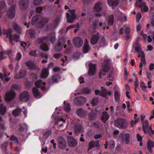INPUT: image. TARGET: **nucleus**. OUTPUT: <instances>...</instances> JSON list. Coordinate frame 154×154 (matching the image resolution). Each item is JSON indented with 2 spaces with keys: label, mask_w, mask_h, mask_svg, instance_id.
<instances>
[{
  "label": "nucleus",
  "mask_w": 154,
  "mask_h": 154,
  "mask_svg": "<svg viewBox=\"0 0 154 154\" xmlns=\"http://www.w3.org/2000/svg\"><path fill=\"white\" fill-rule=\"evenodd\" d=\"M107 78L108 80L110 81H113L115 79L114 75L112 73H111L108 75Z\"/></svg>",
  "instance_id": "nucleus-46"
},
{
  "label": "nucleus",
  "mask_w": 154,
  "mask_h": 154,
  "mask_svg": "<svg viewBox=\"0 0 154 154\" xmlns=\"http://www.w3.org/2000/svg\"><path fill=\"white\" fill-rule=\"evenodd\" d=\"M106 20L109 25H112L114 22V17L112 15H110L108 18H106Z\"/></svg>",
  "instance_id": "nucleus-31"
},
{
  "label": "nucleus",
  "mask_w": 154,
  "mask_h": 154,
  "mask_svg": "<svg viewBox=\"0 0 154 154\" xmlns=\"http://www.w3.org/2000/svg\"><path fill=\"white\" fill-rule=\"evenodd\" d=\"M15 94L14 91H10L7 92L5 97V99L6 101H9L12 100L14 97Z\"/></svg>",
  "instance_id": "nucleus-12"
},
{
  "label": "nucleus",
  "mask_w": 154,
  "mask_h": 154,
  "mask_svg": "<svg viewBox=\"0 0 154 154\" xmlns=\"http://www.w3.org/2000/svg\"><path fill=\"white\" fill-rule=\"evenodd\" d=\"M27 129V125L26 124H24V126L23 127H21L20 129V131H26Z\"/></svg>",
  "instance_id": "nucleus-59"
},
{
  "label": "nucleus",
  "mask_w": 154,
  "mask_h": 154,
  "mask_svg": "<svg viewBox=\"0 0 154 154\" xmlns=\"http://www.w3.org/2000/svg\"><path fill=\"white\" fill-rule=\"evenodd\" d=\"M98 102V99L97 98H94L91 101V104L93 106L97 104Z\"/></svg>",
  "instance_id": "nucleus-50"
},
{
  "label": "nucleus",
  "mask_w": 154,
  "mask_h": 154,
  "mask_svg": "<svg viewBox=\"0 0 154 154\" xmlns=\"http://www.w3.org/2000/svg\"><path fill=\"white\" fill-rule=\"evenodd\" d=\"M65 104V110L66 112H69L70 110V105L68 103V102L66 103L65 101H64L63 102Z\"/></svg>",
  "instance_id": "nucleus-37"
},
{
  "label": "nucleus",
  "mask_w": 154,
  "mask_h": 154,
  "mask_svg": "<svg viewBox=\"0 0 154 154\" xmlns=\"http://www.w3.org/2000/svg\"><path fill=\"white\" fill-rule=\"evenodd\" d=\"M45 85V83L44 82H42V80L39 79L35 82V85L37 88H39L41 87L43 91H45L46 88L44 86Z\"/></svg>",
  "instance_id": "nucleus-18"
},
{
  "label": "nucleus",
  "mask_w": 154,
  "mask_h": 154,
  "mask_svg": "<svg viewBox=\"0 0 154 154\" xmlns=\"http://www.w3.org/2000/svg\"><path fill=\"white\" fill-rule=\"evenodd\" d=\"M7 54L8 56L9 55V53L8 52H0V60L3 59L5 58V55Z\"/></svg>",
  "instance_id": "nucleus-41"
},
{
  "label": "nucleus",
  "mask_w": 154,
  "mask_h": 154,
  "mask_svg": "<svg viewBox=\"0 0 154 154\" xmlns=\"http://www.w3.org/2000/svg\"><path fill=\"white\" fill-rule=\"evenodd\" d=\"M7 15L8 17L12 19L14 17L15 14L14 6L10 8L6 12Z\"/></svg>",
  "instance_id": "nucleus-14"
},
{
  "label": "nucleus",
  "mask_w": 154,
  "mask_h": 154,
  "mask_svg": "<svg viewBox=\"0 0 154 154\" xmlns=\"http://www.w3.org/2000/svg\"><path fill=\"white\" fill-rule=\"evenodd\" d=\"M55 40V35L54 33L49 35L47 37H43L39 38L37 41V43H41L40 48L45 51H47L49 50L48 46H50L49 44H47L48 42L49 41L53 43Z\"/></svg>",
  "instance_id": "nucleus-1"
},
{
  "label": "nucleus",
  "mask_w": 154,
  "mask_h": 154,
  "mask_svg": "<svg viewBox=\"0 0 154 154\" xmlns=\"http://www.w3.org/2000/svg\"><path fill=\"white\" fill-rule=\"evenodd\" d=\"M51 131H46L43 134V139H46L51 134Z\"/></svg>",
  "instance_id": "nucleus-38"
},
{
  "label": "nucleus",
  "mask_w": 154,
  "mask_h": 154,
  "mask_svg": "<svg viewBox=\"0 0 154 154\" xmlns=\"http://www.w3.org/2000/svg\"><path fill=\"white\" fill-rule=\"evenodd\" d=\"M109 118V115L106 112H103V113L101 117L102 122L105 123Z\"/></svg>",
  "instance_id": "nucleus-30"
},
{
  "label": "nucleus",
  "mask_w": 154,
  "mask_h": 154,
  "mask_svg": "<svg viewBox=\"0 0 154 154\" xmlns=\"http://www.w3.org/2000/svg\"><path fill=\"white\" fill-rule=\"evenodd\" d=\"M21 109L19 108H17L12 111V113L13 115L16 116H18L20 113Z\"/></svg>",
  "instance_id": "nucleus-35"
},
{
  "label": "nucleus",
  "mask_w": 154,
  "mask_h": 154,
  "mask_svg": "<svg viewBox=\"0 0 154 154\" xmlns=\"http://www.w3.org/2000/svg\"><path fill=\"white\" fill-rule=\"evenodd\" d=\"M20 5L22 9H23V7L26 6V5L24 3V1H22L21 2L20 4Z\"/></svg>",
  "instance_id": "nucleus-61"
},
{
  "label": "nucleus",
  "mask_w": 154,
  "mask_h": 154,
  "mask_svg": "<svg viewBox=\"0 0 154 154\" xmlns=\"http://www.w3.org/2000/svg\"><path fill=\"white\" fill-rule=\"evenodd\" d=\"M135 83V88H137L139 86V81H138V79L137 76H136L135 81L134 82Z\"/></svg>",
  "instance_id": "nucleus-53"
},
{
  "label": "nucleus",
  "mask_w": 154,
  "mask_h": 154,
  "mask_svg": "<svg viewBox=\"0 0 154 154\" xmlns=\"http://www.w3.org/2000/svg\"><path fill=\"white\" fill-rule=\"evenodd\" d=\"M23 108L24 110L23 112V114L24 115L25 117L26 118L27 117V110H26V108L25 107H23Z\"/></svg>",
  "instance_id": "nucleus-58"
},
{
  "label": "nucleus",
  "mask_w": 154,
  "mask_h": 154,
  "mask_svg": "<svg viewBox=\"0 0 154 154\" xmlns=\"http://www.w3.org/2000/svg\"><path fill=\"white\" fill-rule=\"evenodd\" d=\"M66 123L65 120L63 119H58L55 125L54 128L56 127L59 129H61L63 127L64 125H65Z\"/></svg>",
  "instance_id": "nucleus-13"
},
{
  "label": "nucleus",
  "mask_w": 154,
  "mask_h": 154,
  "mask_svg": "<svg viewBox=\"0 0 154 154\" xmlns=\"http://www.w3.org/2000/svg\"><path fill=\"white\" fill-rule=\"evenodd\" d=\"M128 123V122L125 120L122 119H119L115 121L114 124L117 127L119 128H124L127 127Z\"/></svg>",
  "instance_id": "nucleus-3"
},
{
  "label": "nucleus",
  "mask_w": 154,
  "mask_h": 154,
  "mask_svg": "<svg viewBox=\"0 0 154 154\" xmlns=\"http://www.w3.org/2000/svg\"><path fill=\"white\" fill-rule=\"evenodd\" d=\"M69 13H66V21L68 23H72L76 18L75 14V11H69Z\"/></svg>",
  "instance_id": "nucleus-5"
},
{
  "label": "nucleus",
  "mask_w": 154,
  "mask_h": 154,
  "mask_svg": "<svg viewBox=\"0 0 154 154\" xmlns=\"http://www.w3.org/2000/svg\"><path fill=\"white\" fill-rule=\"evenodd\" d=\"M137 140L138 141H141L142 140V137L139 134H137Z\"/></svg>",
  "instance_id": "nucleus-63"
},
{
  "label": "nucleus",
  "mask_w": 154,
  "mask_h": 154,
  "mask_svg": "<svg viewBox=\"0 0 154 154\" xmlns=\"http://www.w3.org/2000/svg\"><path fill=\"white\" fill-rule=\"evenodd\" d=\"M80 56V53L79 52L76 53L73 55V58L75 59H79Z\"/></svg>",
  "instance_id": "nucleus-55"
},
{
  "label": "nucleus",
  "mask_w": 154,
  "mask_h": 154,
  "mask_svg": "<svg viewBox=\"0 0 154 154\" xmlns=\"http://www.w3.org/2000/svg\"><path fill=\"white\" fill-rule=\"evenodd\" d=\"M120 91L116 90L114 91V97L115 100L117 101H119L120 96Z\"/></svg>",
  "instance_id": "nucleus-33"
},
{
  "label": "nucleus",
  "mask_w": 154,
  "mask_h": 154,
  "mask_svg": "<svg viewBox=\"0 0 154 154\" xmlns=\"http://www.w3.org/2000/svg\"><path fill=\"white\" fill-rule=\"evenodd\" d=\"M67 141L69 146L70 147H75L77 145V140L72 137H69L68 138Z\"/></svg>",
  "instance_id": "nucleus-9"
},
{
  "label": "nucleus",
  "mask_w": 154,
  "mask_h": 154,
  "mask_svg": "<svg viewBox=\"0 0 154 154\" xmlns=\"http://www.w3.org/2000/svg\"><path fill=\"white\" fill-rule=\"evenodd\" d=\"M99 145V142L98 140H97L95 142L92 141L89 143L88 149H90L92 147L94 146H98Z\"/></svg>",
  "instance_id": "nucleus-32"
},
{
  "label": "nucleus",
  "mask_w": 154,
  "mask_h": 154,
  "mask_svg": "<svg viewBox=\"0 0 154 154\" xmlns=\"http://www.w3.org/2000/svg\"><path fill=\"white\" fill-rule=\"evenodd\" d=\"M33 94L35 97L38 99L41 98L42 95L40 94V92L37 88H33L32 90Z\"/></svg>",
  "instance_id": "nucleus-24"
},
{
  "label": "nucleus",
  "mask_w": 154,
  "mask_h": 154,
  "mask_svg": "<svg viewBox=\"0 0 154 154\" xmlns=\"http://www.w3.org/2000/svg\"><path fill=\"white\" fill-rule=\"evenodd\" d=\"M29 95L26 92H24L21 94L20 96V99L21 101H27L29 99Z\"/></svg>",
  "instance_id": "nucleus-20"
},
{
  "label": "nucleus",
  "mask_w": 154,
  "mask_h": 154,
  "mask_svg": "<svg viewBox=\"0 0 154 154\" xmlns=\"http://www.w3.org/2000/svg\"><path fill=\"white\" fill-rule=\"evenodd\" d=\"M4 30L5 31V33L4 34H5L7 35V37L8 36H9V41L11 43L13 44L12 42V41L13 40H15L16 41H18L17 39L19 38V35H15L12 38L11 35V29H8L7 30Z\"/></svg>",
  "instance_id": "nucleus-6"
},
{
  "label": "nucleus",
  "mask_w": 154,
  "mask_h": 154,
  "mask_svg": "<svg viewBox=\"0 0 154 154\" xmlns=\"http://www.w3.org/2000/svg\"><path fill=\"white\" fill-rule=\"evenodd\" d=\"M60 78L59 75H57L56 76H54L52 78V80L54 82H57L58 79Z\"/></svg>",
  "instance_id": "nucleus-52"
},
{
  "label": "nucleus",
  "mask_w": 154,
  "mask_h": 154,
  "mask_svg": "<svg viewBox=\"0 0 154 154\" xmlns=\"http://www.w3.org/2000/svg\"><path fill=\"white\" fill-rule=\"evenodd\" d=\"M108 94L110 96L111 95L112 93L111 91H108L105 88L102 87L101 88V90L100 93V95L107 99L106 96Z\"/></svg>",
  "instance_id": "nucleus-8"
},
{
  "label": "nucleus",
  "mask_w": 154,
  "mask_h": 154,
  "mask_svg": "<svg viewBox=\"0 0 154 154\" xmlns=\"http://www.w3.org/2000/svg\"><path fill=\"white\" fill-rule=\"evenodd\" d=\"M142 16L141 14L140 13H137L136 16V21L137 22H138L140 20V19L141 17Z\"/></svg>",
  "instance_id": "nucleus-54"
},
{
  "label": "nucleus",
  "mask_w": 154,
  "mask_h": 154,
  "mask_svg": "<svg viewBox=\"0 0 154 154\" xmlns=\"http://www.w3.org/2000/svg\"><path fill=\"white\" fill-rule=\"evenodd\" d=\"M35 34V31L33 30L27 31L26 32V35L31 37H34V35Z\"/></svg>",
  "instance_id": "nucleus-40"
},
{
  "label": "nucleus",
  "mask_w": 154,
  "mask_h": 154,
  "mask_svg": "<svg viewBox=\"0 0 154 154\" xmlns=\"http://www.w3.org/2000/svg\"><path fill=\"white\" fill-rule=\"evenodd\" d=\"M79 25L78 24H77L76 25H71L68 26V27L66 28V30L65 31H64V29H62L60 31V32H63L64 33H66L67 32V31L70 29L73 28H75V29H74V31L75 32H76L77 30L79 29Z\"/></svg>",
  "instance_id": "nucleus-19"
},
{
  "label": "nucleus",
  "mask_w": 154,
  "mask_h": 154,
  "mask_svg": "<svg viewBox=\"0 0 154 154\" xmlns=\"http://www.w3.org/2000/svg\"><path fill=\"white\" fill-rule=\"evenodd\" d=\"M26 74L25 71L24 70H20L18 74H16L14 76L16 79H18L22 78L24 77Z\"/></svg>",
  "instance_id": "nucleus-27"
},
{
  "label": "nucleus",
  "mask_w": 154,
  "mask_h": 154,
  "mask_svg": "<svg viewBox=\"0 0 154 154\" xmlns=\"http://www.w3.org/2000/svg\"><path fill=\"white\" fill-rule=\"evenodd\" d=\"M99 38V34L98 32H95L93 34L91 38V42L94 45L96 44Z\"/></svg>",
  "instance_id": "nucleus-15"
},
{
  "label": "nucleus",
  "mask_w": 154,
  "mask_h": 154,
  "mask_svg": "<svg viewBox=\"0 0 154 154\" xmlns=\"http://www.w3.org/2000/svg\"><path fill=\"white\" fill-rule=\"evenodd\" d=\"M26 65L30 69H32L33 66V63L31 61H28L26 63Z\"/></svg>",
  "instance_id": "nucleus-47"
},
{
  "label": "nucleus",
  "mask_w": 154,
  "mask_h": 154,
  "mask_svg": "<svg viewBox=\"0 0 154 154\" xmlns=\"http://www.w3.org/2000/svg\"><path fill=\"white\" fill-rule=\"evenodd\" d=\"M138 57H141V60L143 63V64H145L146 62V61L145 58V54L144 53H143V54L138 55Z\"/></svg>",
  "instance_id": "nucleus-45"
},
{
  "label": "nucleus",
  "mask_w": 154,
  "mask_h": 154,
  "mask_svg": "<svg viewBox=\"0 0 154 154\" xmlns=\"http://www.w3.org/2000/svg\"><path fill=\"white\" fill-rule=\"evenodd\" d=\"M134 48L136 51L139 54H143V51H142L140 45L137 42L135 43L134 44Z\"/></svg>",
  "instance_id": "nucleus-23"
},
{
  "label": "nucleus",
  "mask_w": 154,
  "mask_h": 154,
  "mask_svg": "<svg viewBox=\"0 0 154 154\" xmlns=\"http://www.w3.org/2000/svg\"><path fill=\"white\" fill-rule=\"evenodd\" d=\"M14 28L18 33H20L21 32V30L20 28L17 24H15L14 25Z\"/></svg>",
  "instance_id": "nucleus-48"
},
{
  "label": "nucleus",
  "mask_w": 154,
  "mask_h": 154,
  "mask_svg": "<svg viewBox=\"0 0 154 154\" xmlns=\"http://www.w3.org/2000/svg\"><path fill=\"white\" fill-rule=\"evenodd\" d=\"M73 40L74 45L76 47L79 48L82 46L83 41L82 39L80 37H76L73 39Z\"/></svg>",
  "instance_id": "nucleus-7"
},
{
  "label": "nucleus",
  "mask_w": 154,
  "mask_h": 154,
  "mask_svg": "<svg viewBox=\"0 0 154 154\" xmlns=\"http://www.w3.org/2000/svg\"><path fill=\"white\" fill-rule=\"evenodd\" d=\"M10 140L12 141L13 143H18V140L17 138L15 136H12L10 138Z\"/></svg>",
  "instance_id": "nucleus-44"
},
{
  "label": "nucleus",
  "mask_w": 154,
  "mask_h": 154,
  "mask_svg": "<svg viewBox=\"0 0 154 154\" xmlns=\"http://www.w3.org/2000/svg\"><path fill=\"white\" fill-rule=\"evenodd\" d=\"M6 5L3 1L0 2V10H2L3 8L5 7Z\"/></svg>",
  "instance_id": "nucleus-51"
},
{
  "label": "nucleus",
  "mask_w": 154,
  "mask_h": 154,
  "mask_svg": "<svg viewBox=\"0 0 154 154\" xmlns=\"http://www.w3.org/2000/svg\"><path fill=\"white\" fill-rule=\"evenodd\" d=\"M143 124V130L145 133H146V131L145 128L144 127H147L149 123L147 120H145V121L143 122V123H142Z\"/></svg>",
  "instance_id": "nucleus-43"
},
{
  "label": "nucleus",
  "mask_w": 154,
  "mask_h": 154,
  "mask_svg": "<svg viewBox=\"0 0 154 154\" xmlns=\"http://www.w3.org/2000/svg\"><path fill=\"white\" fill-rule=\"evenodd\" d=\"M65 42V40L63 38L60 39L57 42L56 47L55 48V50L56 51H59L61 50L62 46Z\"/></svg>",
  "instance_id": "nucleus-17"
},
{
  "label": "nucleus",
  "mask_w": 154,
  "mask_h": 154,
  "mask_svg": "<svg viewBox=\"0 0 154 154\" xmlns=\"http://www.w3.org/2000/svg\"><path fill=\"white\" fill-rule=\"evenodd\" d=\"M110 62V59L107 57L104 58L102 64V69L100 71L99 77L102 78L103 75H105L106 73L108 71L109 69V64Z\"/></svg>",
  "instance_id": "nucleus-2"
},
{
  "label": "nucleus",
  "mask_w": 154,
  "mask_h": 154,
  "mask_svg": "<svg viewBox=\"0 0 154 154\" xmlns=\"http://www.w3.org/2000/svg\"><path fill=\"white\" fill-rule=\"evenodd\" d=\"M154 147V142L150 140H148L147 143V148L150 153L153 152L152 148Z\"/></svg>",
  "instance_id": "nucleus-21"
},
{
  "label": "nucleus",
  "mask_w": 154,
  "mask_h": 154,
  "mask_svg": "<svg viewBox=\"0 0 154 154\" xmlns=\"http://www.w3.org/2000/svg\"><path fill=\"white\" fill-rule=\"evenodd\" d=\"M108 145L109 148L110 149H113L115 146L114 142L113 140L110 141Z\"/></svg>",
  "instance_id": "nucleus-49"
},
{
  "label": "nucleus",
  "mask_w": 154,
  "mask_h": 154,
  "mask_svg": "<svg viewBox=\"0 0 154 154\" xmlns=\"http://www.w3.org/2000/svg\"><path fill=\"white\" fill-rule=\"evenodd\" d=\"M90 49V47L89 45L88 42L86 39L84 44V45L83 48V51L85 53H87Z\"/></svg>",
  "instance_id": "nucleus-26"
},
{
  "label": "nucleus",
  "mask_w": 154,
  "mask_h": 154,
  "mask_svg": "<svg viewBox=\"0 0 154 154\" xmlns=\"http://www.w3.org/2000/svg\"><path fill=\"white\" fill-rule=\"evenodd\" d=\"M140 86L141 88L143 91L145 92H146L147 91L146 90L147 87L144 82H141Z\"/></svg>",
  "instance_id": "nucleus-39"
},
{
  "label": "nucleus",
  "mask_w": 154,
  "mask_h": 154,
  "mask_svg": "<svg viewBox=\"0 0 154 154\" xmlns=\"http://www.w3.org/2000/svg\"><path fill=\"white\" fill-rule=\"evenodd\" d=\"M6 108L2 104L0 105V114L1 115L4 114L6 111Z\"/></svg>",
  "instance_id": "nucleus-36"
},
{
  "label": "nucleus",
  "mask_w": 154,
  "mask_h": 154,
  "mask_svg": "<svg viewBox=\"0 0 154 154\" xmlns=\"http://www.w3.org/2000/svg\"><path fill=\"white\" fill-rule=\"evenodd\" d=\"M41 1V0H34V4L35 5H38Z\"/></svg>",
  "instance_id": "nucleus-62"
},
{
  "label": "nucleus",
  "mask_w": 154,
  "mask_h": 154,
  "mask_svg": "<svg viewBox=\"0 0 154 154\" xmlns=\"http://www.w3.org/2000/svg\"><path fill=\"white\" fill-rule=\"evenodd\" d=\"M21 54L19 53H18L17 54L15 59L16 60H19L21 58Z\"/></svg>",
  "instance_id": "nucleus-57"
},
{
  "label": "nucleus",
  "mask_w": 154,
  "mask_h": 154,
  "mask_svg": "<svg viewBox=\"0 0 154 154\" xmlns=\"http://www.w3.org/2000/svg\"><path fill=\"white\" fill-rule=\"evenodd\" d=\"M48 75V70L47 69H44L41 73V78L44 79L46 78Z\"/></svg>",
  "instance_id": "nucleus-28"
},
{
  "label": "nucleus",
  "mask_w": 154,
  "mask_h": 154,
  "mask_svg": "<svg viewBox=\"0 0 154 154\" xmlns=\"http://www.w3.org/2000/svg\"><path fill=\"white\" fill-rule=\"evenodd\" d=\"M80 128L79 126H75L74 127L73 129L76 132H77L81 131Z\"/></svg>",
  "instance_id": "nucleus-56"
},
{
  "label": "nucleus",
  "mask_w": 154,
  "mask_h": 154,
  "mask_svg": "<svg viewBox=\"0 0 154 154\" xmlns=\"http://www.w3.org/2000/svg\"><path fill=\"white\" fill-rule=\"evenodd\" d=\"M128 73L127 69L126 68L124 69V78L125 79H127Z\"/></svg>",
  "instance_id": "nucleus-60"
},
{
  "label": "nucleus",
  "mask_w": 154,
  "mask_h": 154,
  "mask_svg": "<svg viewBox=\"0 0 154 154\" xmlns=\"http://www.w3.org/2000/svg\"><path fill=\"white\" fill-rule=\"evenodd\" d=\"M58 146L61 149H64L66 146V142L65 139L62 137H60L58 138Z\"/></svg>",
  "instance_id": "nucleus-16"
},
{
  "label": "nucleus",
  "mask_w": 154,
  "mask_h": 154,
  "mask_svg": "<svg viewBox=\"0 0 154 154\" xmlns=\"http://www.w3.org/2000/svg\"><path fill=\"white\" fill-rule=\"evenodd\" d=\"M36 51H30L29 52V54L32 56H35L36 54Z\"/></svg>",
  "instance_id": "nucleus-64"
},
{
  "label": "nucleus",
  "mask_w": 154,
  "mask_h": 154,
  "mask_svg": "<svg viewBox=\"0 0 154 154\" xmlns=\"http://www.w3.org/2000/svg\"><path fill=\"white\" fill-rule=\"evenodd\" d=\"M115 0H107L108 3L109 5L111 6L112 8L114 6L116 5L117 3H115L114 2L115 1Z\"/></svg>",
  "instance_id": "nucleus-42"
},
{
  "label": "nucleus",
  "mask_w": 154,
  "mask_h": 154,
  "mask_svg": "<svg viewBox=\"0 0 154 154\" xmlns=\"http://www.w3.org/2000/svg\"><path fill=\"white\" fill-rule=\"evenodd\" d=\"M103 5L102 3L100 2L96 3L94 7V11L96 12H99L102 9Z\"/></svg>",
  "instance_id": "nucleus-25"
},
{
  "label": "nucleus",
  "mask_w": 154,
  "mask_h": 154,
  "mask_svg": "<svg viewBox=\"0 0 154 154\" xmlns=\"http://www.w3.org/2000/svg\"><path fill=\"white\" fill-rule=\"evenodd\" d=\"M120 138L122 139V143L125 144H128L129 142L130 135L128 133L124 134L121 135Z\"/></svg>",
  "instance_id": "nucleus-10"
},
{
  "label": "nucleus",
  "mask_w": 154,
  "mask_h": 154,
  "mask_svg": "<svg viewBox=\"0 0 154 154\" xmlns=\"http://www.w3.org/2000/svg\"><path fill=\"white\" fill-rule=\"evenodd\" d=\"M89 68L88 74L89 76H92L95 73L96 71V66L95 64L89 63L88 64Z\"/></svg>",
  "instance_id": "nucleus-11"
},
{
  "label": "nucleus",
  "mask_w": 154,
  "mask_h": 154,
  "mask_svg": "<svg viewBox=\"0 0 154 154\" xmlns=\"http://www.w3.org/2000/svg\"><path fill=\"white\" fill-rule=\"evenodd\" d=\"M79 100L76 104L78 105H82L84 104L87 101L86 98L83 97H80L77 98L75 99V102L76 100Z\"/></svg>",
  "instance_id": "nucleus-22"
},
{
  "label": "nucleus",
  "mask_w": 154,
  "mask_h": 154,
  "mask_svg": "<svg viewBox=\"0 0 154 154\" xmlns=\"http://www.w3.org/2000/svg\"><path fill=\"white\" fill-rule=\"evenodd\" d=\"M139 7L141 8V11L143 12H146L149 9L148 7L146 5V3L145 2H142L141 5Z\"/></svg>",
  "instance_id": "nucleus-29"
},
{
  "label": "nucleus",
  "mask_w": 154,
  "mask_h": 154,
  "mask_svg": "<svg viewBox=\"0 0 154 154\" xmlns=\"http://www.w3.org/2000/svg\"><path fill=\"white\" fill-rule=\"evenodd\" d=\"M48 21V18L42 17L39 15H37L33 17L32 23L34 24L37 21H38L41 24L44 25Z\"/></svg>",
  "instance_id": "nucleus-4"
},
{
  "label": "nucleus",
  "mask_w": 154,
  "mask_h": 154,
  "mask_svg": "<svg viewBox=\"0 0 154 154\" xmlns=\"http://www.w3.org/2000/svg\"><path fill=\"white\" fill-rule=\"evenodd\" d=\"M4 72L5 73V72L4 71ZM0 78L3 81L7 82H8L9 80V78L4 73L3 75L0 73Z\"/></svg>",
  "instance_id": "nucleus-34"
}]
</instances>
